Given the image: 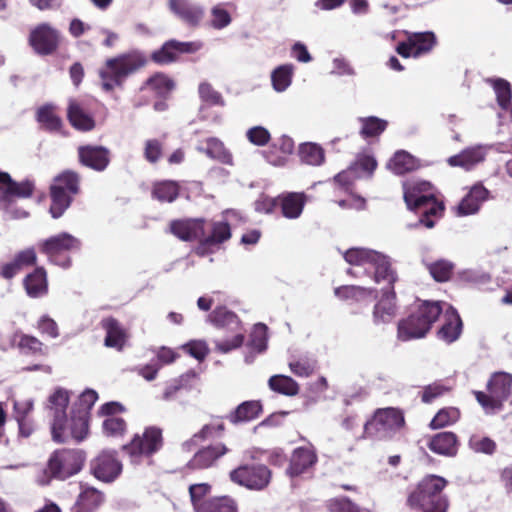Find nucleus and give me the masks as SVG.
<instances>
[{
    "label": "nucleus",
    "instance_id": "f257e3e1",
    "mask_svg": "<svg viewBox=\"0 0 512 512\" xmlns=\"http://www.w3.org/2000/svg\"><path fill=\"white\" fill-rule=\"evenodd\" d=\"M98 394L92 389L85 390L73 404L70 418L66 415L69 404L68 391L58 388L49 397V409L52 412L51 435L53 441L65 443L70 439L84 440L89 432L90 412Z\"/></svg>",
    "mask_w": 512,
    "mask_h": 512
},
{
    "label": "nucleus",
    "instance_id": "f03ea898",
    "mask_svg": "<svg viewBox=\"0 0 512 512\" xmlns=\"http://www.w3.org/2000/svg\"><path fill=\"white\" fill-rule=\"evenodd\" d=\"M404 201L409 210L420 214L419 220L413 227L423 225L428 229L435 226L431 217L441 218L445 205L438 200L433 192V186L427 181H417L412 184H404Z\"/></svg>",
    "mask_w": 512,
    "mask_h": 512
},
{
    "label": "nucleus",
    "instance_id": "7ed1b4c3",
    "mask_svg": "<svg viewBox=\"0 0 512 512\" xmlns=\"http://www.w3.org/2000/svg\"><path fill=\"white\" fill-rule=\"evenodd\" d=\"M448 481L438 475L425 476L408 495L407 504L422 512H447L449 499L443 494Z\"/></svg>",
    "mask_w": 512,
    "mask_h": 512
},
{
    "label": "nucleus",
    "instance_id": "20e7f679",
    "mask_svg": "<svg viewBox=\"0 0 512 512\" xmlns=\"http://www.w3.org/2000/svg\"><path fill=\"white\" fill-rule=\"evenodd\" d=\"M147 62V57L137 50L107 59L105 67L99 70L102 89L110 92L115 87H122L125 79L143 68Z\"/></svg>",
    "mask_w": 512,
    "mask_h": 512
},
{
    "label": "nucleus",
    "instance_id": "39448f33",
    "mask_svg": "<svg viewBox=\"0 0 512 512\" xmlns=\"http://www.w3.org/2000/svg\"><path fill=\"white\" fill-rule=\"evenodd\" d=\"M441 313L440 302L423 301L406 319L398 323V338L402 341L423 338Z\"/></svg>",
    "mask_w": 512,
    "mask_h": 512
},
{
    "label": "nucleus",
    "instance_id": "423d86ee",
    "mask_svg": "<svg viewBox=\"0 0 512 512\" xmlns=\"http://www.w3.org/2000/svg\"><path fill=\"white\" fill-rule=\"evenodd\" d=\"M86 454L80 449H60L48 459L45 476L38 479L39 484L46 485L50 478L66 480L79 473L84 465Z\"/></svg>",
    "mask_w": 512,
    "mask_h": 512
},
{
    "label": "nucleus",
    "instance_id": "0eeeda50",
    "mask_svg": "<svg viewBox=\"0 0 512 512\" xmlns=\"http://www.w3.org/2000/svg\"><path fill=\"white\" fill-rule=\"evenodd\" d=\"M405 424L401 410L393 407L378 409L373 418L364 425V433L367 437L376 439L390 438Z\"/></svg>",
    "mask_w": 512,
    "mask_h": 512
},
{
    "label": "nucleus",
    "instance_id": "6e6552de",
    "mask_svg": "<svg viewBox=\"0 0 512 512\" xmlns=\"http://www.w3.org/2000/svg\"><path fill=\"white\" fill-rule=\"evenodd\" d=\"M272 472L264 464L246 463L229 472L232 483L252 491H262L271 482Z\"/></svg>",
    "mask_w": 512,
    "mask_h": 512
},
{
    "label": "nucleus",
    "instance_id": "1a4fd4ad",
    "mask_svg": "<svg viewBox=\"0 0 512 512\" xmlns=\"http://www.w3.org/2000/svg\"><path fill=\"white\" fill-rule=\"evenodd\" d=\"M80 248L81 241L66 232L46 239L40 246V250L47 255L51 262L63 268L71 266V259L67 253L79 251Z\"/></svg>",
    "mask_w": 512,
    "mask_h": 512
},
{
    "label": "nucleus",
    "instance_id": "9d476101",
    "mask_svg": "<svg viewBox=\"0 0 512 512\" xmlns=\"http://www.w3.org/2000/svg\"><path fill=\"white\" fill-rule=\"evenodd\" d=\"M162 446V431L156 427H148L140 436L136 434L131 442L123 446V450L136 461L140 456H151Z\"/></svg>",
    "mask_w": 512,
    "mask_h": 512
},
{
    "label": "nucleus",
    "instance_id": "9b49d317",
    "mask_svg": "<svg viewBox=\"0 0 512 512\" xmlns=\"http://www.w3.org/2000/svg\"><path fill=\"white\" fill-rule=\"evenodd\" d=\"M201 41L182 42L175 39L168 40L152 52L151 60L159 65H167L178 60L181 54H193L202 49Z\"/></svg>",
    "mask_w": 512,
    "mask_h": 512
},
{
    "label": "nucleus",
    "instance_id": "f8f14e48",
    "mask_svg": "<svg viewBox=\"0 0 512 512\" xmlns=\"http://www.w3.org/2000/svg\"><path fill=\"white\" fill-rule=\"evenodd\" d=\"M90 470L98 480L111 483L122 472V464L115 451L103 450L90 462Z\"/></svg>",
    "mask_w": 512,
    "mask_h": 512
},
{
    "label": "nucleus",
    "instance_id": "ddd939ff",
    "mask_svg": "<svg viewBox=\"0 0 512 512\" xmlns=\"http://www.w3.org/2000/svg\"><path fill=\"white\" fill-rule=\"evenodd\" d=\"M79 163L96 172H103L111 161V151L102 145H81L77 149Z\"/></svg>",
    "mask_w": 512,
    "mask_h": 512
},
{
    "label": "nucleus",
    "instance_id": "4468645a",
    "mask_svg": "<svg viewBox=\"0 0 512 512\" xmlns=\"http://www.w3.org/2000/svg\"><path fill=\"white\" fill-rule=\"evenodd\" d=\"M169 10L185 25L197 28L205 16V9L202 5L191 0H169Z\"/></svg>",
    "mask_w": 512,
    "mask_h": 512
},
{
    "label": "nucleus",
    "instance_id": "2eb2a0df",
    "mask_svg": "<svg viewBox=\"0 0 512 512\" xmlns=\"http://www.w3.org/2000/svg\"><path fill=\"white\" fill-rule=\"evenodd\" d=\"M59 31L48 23L34 27V52L45 56L52 55L59 46Z\"/></svg>",
    "mask_w": 512,
    "mask_h": 512
},
{
    "label": "nucleus",
    "instance_id": "dca6fc26",
    "mask_svg": "<svg viewBox=\"0 0 512 512\" xmlns=\"http://www.w3.org/2000/svg\"><path fill=\"white\" fill-rule=\"evenodd\" d=\"M205 225L203 218L174 220L170 223V232L182 241H200L205 234Z\"/></svg>",
    "mask_w": 512,
    "mask_h": 512
},
{
    "label": "nucleus",
    "instance_id": "f3484780",
    "mask_svg": "<svg viewBox=\"0 0 512 512\" xmlns=\"http://www.w3.org/2000/svg\"><path fill=\"white\" fill-rule=\"evenodd\" d=\"M396 294L393 287L383 291L380 300L374 305L372 312L373 323L385 325L390 323L396 316Z\"/></svg>",
    "mask_w": 512,
    "mask_h": 512
},
{
    "label": "nucleus",
    "instance_id": "a211bd4d",
    "mask_svg": "<svg viewBox=\"0 0 512 512\" xmlns=\"http://www.w3.org/2000/svg\"><path fill=\"white\" fill-rule=\"evenodd\" d=\"M228 451L229 449L223 443L207 446L194 454L193 458L188 462V467L191 469H207L212 467Z\"/></svg>",
    "mask_w": 512,
    "mask_h": 512
},
{
    "label": "nucleus",
    "instance_id": "6ab92c4d",
    "mask_svg": "<svg viewBox=\"0 0 512 512\" xmlns=\"http://www.w3.org/2000/svg\"><path fill=\"white\" fill-rule=\"evenodd\" d=\"M427 446L435 454L454 457L458 452V437L453 432H440L430 438Z\"/></svg>",
    "mask_w": 512,
    "mask_h": 512
},
{
    "label": "nucleus",
    "instance_id": "aec40b11",
    "mask_svg": "<svg viewBox=\"0 0 512 512\" xmlns=\"http://www.w3.org/2000/svg\"><path fill=\"white\" fill-rule=\"evenodd\" d=\"M231 237V229L227 222H207L205 225V234L200 239L198 250L206 247L221 244Z\"/></svg>",
    "mask_w": 512,
    "mask_h": 512
},
{
    "label": "nucleus",
    "instance_id": "412c9836",
    "mask_svg": "<svg viewBox=\"0 0 512 512\" xmlns=\"http://www.w3.org/2000/svg\"><path fill=\"white\" fill-rule=\"evenodd\" d=\"M67 118L73 128L82 132H88L95 128L96 123L92 115H90L83 105L71 99L67 108Z\"/></svg>",
    "mask_w": 512,
    "mask_h": 512
},
{
    "label": "nucleus",
    "instance_id": "4be33fe9",
    "mask_svg": "<svg viewBox=\"0 0 512 512\" xmlns=\"http://www.w3.org/2000/svg\"><path fill=\"white\" fill-rule=\"evenodd\" d=\"M463 328L462 320L453 307L445 313V321L441 328L437 331V337L447 344L455 342L461 335Z\"/></svg>",
    "mask_w": 512,
    "mask_h": 512
},
{
    "label": "nucleus",
    "instance_id": "5701e85b",
    "mask_svg": "<svg viewBox=\"0 0 512 512\" xmlns=\"http://www.w3.org/2000/svg\"><path fill=\"white\" fill-rule=\"evenodd\" d=\"M0 191L5 201L14 197L26 198L32 193V185L28 181L16 182L8 173L0 172Z\"/></svg>",
    "mask_w": 512,
    "mask_h": 512
},
{
    "label": "nucleus",
    "instance_id": "b1692460",
    "mask_svg": "<svg viewBox=\"0 0 512 512\" xmlns=\"http://www.w3.org/2000/svg\"><path fill=\"white\" fill-rule=\"evenodd\" d=\"M317 462L316 453L305 447L296 448L290 459L287 473L291 477L299 476Z\"/></svg>",
    "mask_w": 512,
    "mask_h": 512
},
{
    "label": "nucleus",
    "instance_id": "393cba45",
    "mask_svg": "<svg viewBox=\"0 0 512 512\" xmlns=\"http://www.w3.org/2000/svg\"><path fill=\"white\" fill-rule=\"evenodd\" d=\"M488 190L483 185H474L457 207L459 216L475 214L487 199Z\"/></svg>",
    "mask_w": 512,
    "mask_h": 512
},
{
    "label": "nucleus",
    "instance_id": "a878e982",
    "mask_svg": "<svg viewBox=\"0 0 512 512\" xmlns=\"http://www.w3.org/2000/svg\"><path fill=\"white\" fill-rule=\"evenodd\" d=\"M262 404L257 400L244 401L231 411L225 418L238 425L255 420L262 413Z\"/></svg>",
    "mask_w": 512,
    "mask_h": 512
},
{
    "label": "nucleus",
    "instance_id": "bb28decb",
    "mask_svg": "<svg viewBox=\"0 0 512 512\" xmlns=\"http://www.w3.org/2000/svg\"><path fill=\"white\" fill-rule=\"evenodd\" d=\"M305 194L297 192H287L279 195V206L282 215L288 219L300 217L305 206Z\"/></svg>",
    "mask_w": 512,
    "mask_h": 512
},
{
    "label": "nucleus",
    "instance_id": "cd10ccee",
    "mask_svg": "<svg viewBox=\"0 0 512 512\" xmlns=\"http://www.w3.org/2000/svg\"><path fill=\"white\" fill-rule=\"evenodd\" d=\"M369 265L374 268V280L376 283L385 281L389 285H393L397 280L396 272L392 269L388 256L375 251Z\"/></svg>",
    "mask_w": 512,
    "mask_h": 512
},
{
    "label": "nucleus",
    "instance_id": "c85d7f7f",
    "mask_svg": "<svg viewBox=\"0 0 512 512\" xmlns=\"http://www.w3.org/2000/svg\"><path fill=\"white\" fill-rule=\"evenodd\" d=\"M104 502V495L99 490L88 487L78 496L72 512H96Z\"/></svg>",
    "mask_w": 512,
    "mask_h": 512
},
{
    "label": "nucleus",
    "instance_id": "c756f323",
    "mask_svg": "<svg viewBox=\"0 0 512 512\" xmlns=\"http://www.w3.org/2000/svg\"><path fill=\"white\" fill-rule=\"evenodd\" d=\"M198 375L195 371L190 370L176 379L171 380L165 387L163 399L170 401L176 398L177 394L182 390H190L196 386Z\"/></svg>",
    "mask_w": 512,
    "mask_h": 512
},
{
    "label": "nucleus",
    "instance_id": "7c9ffc66",
    "mask_svg": "<svg viewBox=\"0 0 512 512\" xmlns=\"http://www.w3.org/2000/svg\"><path fill=\"white\" fill-rule=\"evenodd\" d=\"M101 326L106 331L105 346L122 350L126 335L118 320L113 317L104 318L101 321Z\"/></svg>",
    "mask_w": 512,
    "mask_h": 512
},
{
    "label": "nucleus",
    "instance_id": "2f4dec72",
    "mask_svg": "<svg viewBox=\"0 0 512 512\" xmlns=\"http://www.w3.org/2000/svg\"><path fill=\"white\" fill-rule=\"evenodd\" d=\"M512 376L505 372H496L487 383V390L500 402H504L511 394Z\"/></svg>",
    "mask_w": 512,
    "mask_h": 512
},
{
    "label": "nucleus",
    "instance_id": "473e14b6",
    "mask_svg": "<svg viewBox=\"0 0 512 512\" xmlns=\"http://www.w3.org/2000/svg\"><path fill=\"white\" fill-rule=\"evenodd\" d=\"M51 185L60 187L65 194L74 198L80 192V175L75 171L65 170L53 179Z\"/></svg>",
    "mask_w": 512,
    "mask_h": 512
},
{
    "label": "nucleus",
    "instance_id": "72a5a7b5",
    "mask_svg": "<svg viewBox=\"0 0 512 512\" xmlns=\"http://www.w3.org/2000/svg\"><path fill=\"white\" fill-rule=\"evenodd\" d=\"M51 204L49 212L54 219L60 218L70 207L73 197L65 194L60 187L50 186Z\"/></svg>",
    "mask_w": 512,
    "mask_h": 512
},
{
    "label": "nucleus",
    "instance_id": "f704fd0d",
    "mask_svg": "<svg viewBox=\"0 0 512 512\" xmlns=\"http://www.w3.org/2000/svg\"><path fill=\"white\" fill-rule=\"evenodd\" d=\"M408 40L414 47V58L430 52L436 45V36L430 31L411 33L408 35Z\"/></svg>",
    "mask_w": 512,
    "mask_h": 512
},
{
    "label": "nucleus",
    "instance_id": "c9c22d12",
    "mask_svg": "<svg viewBox=\"0 0 512 512\" xmlns=\"http://www.w3.org/2000/svg\"><path fill=\"white\" fill-rule=\"evenodd\" d=\"M30 265H32V249H26L19 252L12 262L2 266L1 275L5 279H11Z\"/></svg>",
    "mask_w": 512,
    "mask_h": 512
},
{
    "label": "nucleus",
    "instance_id": "e433bc0d",
    "mask_svg": "<svg viewBox=\"0 0 512 512\" xmlns=\"http://www.w3.org/2000/svg\"><path fill=\"white\" fill-rule=\"evenodd\" d=\"M484 160V153L481 148H470L462 151L458 155H454L448 159L451 166H460L466 170L471 169L474 165Z\"/></svg>",
    "mask_w": 512,
    "mask_h": 512
},
{
    "label": "nucleus",
    "instance_id": "4c0bfd02",
    "mask_svg": "<svg viewBox=\"0 0 512 512\" xmlns=\"http://www.w3.org/2000/svg\"><path fill=\"white\" fill-rule=\"evenodd\" d=\"M237 503L229 496L207 499L198 506V512H237Z\"/></svg>",
    "mask_w": 512,
    "mask_h": 512
},
{
    "label": "nucleus",
    "instance_id": "58836bf2",
    "mask_svg": "<svg viewBox=\"0 0 512 512\" xmlns=\"http://www.w3.org/2000/svg\"><path fill=\"white\" fill-rule=\"evenodd\" d=\"M389 167L395 174L403 175L417 168L416 159L406 151H398L389 161Z\"/></svg>",
    "mask_w": 512,
    "mask_h": 512
},
{
    "label": "nucleus",
    "instance_id": "ea45409f",
    "mask_svg": "<svg viewBox=\"0 0 512 512\" xmlns=\"http://www.w3.org/2000/svg\"><path fill=\"white\" fill-rule=\"evenodd\" d=\"M179 195V185L175 181L165 180L156 183L152 190L153 198L160 202L171 203L177 199Z\"/></svg>",
    "mask_w": 512,
    "mask_h": 512
},
{
    "label": "nucleus",
    "instance_id": "a19ab883",
    "mask_svg": "<svg viewBox=\"0 0 512 512\" xmlns=\"http://www.w3.org/2000/svg\"><path fill=\"white\" fill-rule=\"evenodd\" d=\"M37 121L50 132H58L62 127V120L54 112L52 105H44L37 111Z\"/></svg>",
    "mask_w": 512,
    "mask_h": 512
},
{
    "label": "nucleus",
    "instance_id": "79ce46f5",
    "mask_svg": "<svg viewBox=\"0 0 512 512\" xmlns=\"http://www.w3.org/2000/svg\"><path fill=\"white\" fill-rule=\"evenodd\" d=\"M376 292L377 291L375 289L364 288L354 285L340 286L335 288L334 290V294L336 297L342 300L353 299L355 301H361L368 296L376 297Z\"/></svg>",
    "mask_w": 512,
    "mask_h": 512
},
{
    "label": "nucleus",
    "instance_id": "37998d69",
    "mask_svg": "<svg viewBox=\"0 0 512 512\" xmlns=\"http://www.w3.org/2000/svg\"><path fill=\"white\" fill-rule=\"evenodd\" d=\"M271 390L287 395L294 396L299 392V386L295 380L285 375H274L268 381Z\"/></svg>",
    "mask_w": 512,
    "mask_h": 512
},
{
    "label": "nucleus",
    "instance_id": "c03bdc74",
    "mask_svg": "<svg viewBox=\"0 0 512 512\" xmlns=\"http://www.w3.org/2000/svg\"><path fill=\"white\" fill-rule=\"evenodd\" d=\"M299 157L303 163L318 166L324 162L325 154L321 146L315 143H304L299 147Z\"/></svg>",
    "mask_w": 512,
    "mask_h": 512
},
{
    "label": "nucleus",
    "instance_id": "a18cd8bd",
    "mask_svg": "<svg viewBox=\"0 0 512 512\" xmlns=\"http://www.w3.org/2000/svg\"><path fill=\"white\" fill-rule=\"evenodd\" d=\"M267 326L263 323H257L250 334L248 348L256 353H263L267 349Z\"/></svg>",
    "mask_w": 512,
    "mask_h": 512
},
{
    "label": "nucleus",
    "instance_id": "49530a36",
    "mask_svg": "<svg viewBox=\"0 0 512 512\" xmlns=\"http://www.w3.org/2000/svg\"><path fill=\"white\" fill-rule=\"evenodd\" d=\"M488 81L493 85L498 105L503 110H507L510 107L512 99V90L510 83L502 78L489 79Z\"/></svg>",
    "mask_w": 512,
    "mask_h": 512
},
{
    "label": "nucleus",
    "instance_id": "de8ad7c7",
    "mask_svg": "<svg viewBox=\"0 0 512 512\" xmlns=\"http://www.w3.org/2000/svg\"><path fill=\"white\" fill-rule=\"evenodd\" d=\"M293 67L292 65H281L271 74L273 88L277 92L285 91L291 84Z\"/></svg>",
    "mask_w": 512,
    "mask_h": 512
},
{
    "label": "nucleus",
    "instance_id": "09e8293b",
    "mask_svg": "<svg viewBox=\"0 0 512 512\" xmlns=\"http://www.w3.org/2000/svg\"><path fill=\"white\" fill-rule=\"evenodd\" d=\"M210 321L217 327H238V316L225 307H218L209 315Z\"/></svg>",
    "mask_w": 512,
    "mask_h": 512
},
{
    "label": "nucleus",
    "instance_id": "8fccbe9b",
    "mask_svg": "<svg viewBox=\"0 0 512 512\" xmlns=\"http://www.w3.org/2000/svg\"><path fill=\"white\" fill-rule=\"evenodd\" d=\"M206 154L224 164H232V155L225 148L224 144L217 138H209L206 141Z\"/></svg>",
    "mask_w": 512,
    "mask_h": 512
},
{
    "label": "nucleus",
    "instance_id": "3c124183",
    "mask_svg": "<svg viewBox=\"0 0 512 512\" xmlns=\"http://www.w3.org/2000/svg\"><path fill=\"white\" fill-rule=\"evenodd\" d=\"M146 86L151 87L159 96H166L175 87L174 81L163 73H156L149 77L146 82Z\"/></svg>",
    "mask_w": 512,
    "mask_h": 512
},
{
    "label": "nucleus",
    "instance_id": "603ef678",
    "mask_svg": "<svg viewBox=\"0 0 512 512\" xmlns=\"http://www.w3.org/2000/svg\"><path fill=\"white\" fill-rule=\"evenodd\" d=\"M328 512H362L358 504L347 496L332 497L325 502Z\"/></svg>",
    "mask_w": 512,
    "mask_h": 512
},
{
    "label": "nucleus",
    "instance_id": "864d4df0",
    "mask_svg": "<svg viewBox=\"0 0 512 512\" xmlns=\"http://www.w3.org/2000/svg\"><path fill=\"white\" fill-rule=\"evenodd\" d=\"M459 410L454 407L443 408L431 420V429H440L455 423L459 419Z\"/></svg>",
    "mask_w": 512,
    "mask_h": 512
},
{
    "label": "nucleus",
    "instance_id": "5fc2aeb1",
    "mask_svg": "<svg viewBox=\"0 0 512 512\" xmlns=\"http://www.w3.org/2000/svg\"><path fill=\"white\" fill-rule=\"evenodd\" d=\"M374 252L366 248H350L344 253V259L351 265L364 266L370 264Z\"/></svg>",
    "mask_w": 512,
    "mask_h": 512
},
{
    "label": "nucleus",
    "instance_id": "6e6d98bb",
    "mask_svg": "<svg viewBox=\"0 0 512 512\" xmlns=\"http://www.w3.org/2000/svg\"><path fill=\"white\" fill-rule=\"evenodd\" d=\"M431 276L437 282H445L452 275L454 264L447 260H437L427 265Z\"/></svg>",
    "mask_w": 512,
    "mask_h": 512
},
{
    "label": "nucleus",
    "instance_id": "4d7b16f0",
    "mask_svg": "<svg viewBox=\"0 0 512 512\" xmlns=\"http://www.w3.org/2000/svg\"><path fill=\"white\" fill-rule=\"evenodd\" d=\"M362 123L363 125L360 134L365 138L378 136L387 127V122L385 120L374 116L362 119Z\"/></svg>",
    "mask_w": 512,
    "mask_h": 512
},
{
    "label": "nucleus",
    "instance_id": "13d9d810",
    "mask_svg": "<svg viewBox=\"0 0 512 512\" xmlns=\"http://www.w3.org/2000/svg\"><path fill=\"white\" fill-rule=\"evenodd\" d=\"M211 20L209 25L216 29L221 30L230 25L232 18L230 13L224 9L221 5H215L210 11Z\"/></svg>",
    "mask_w": 512,
    "mask_h": 512
},
{
    "label": "nucleus",
    "instance_id": "bf43d9fd",
    "mask_svg": "<svg viewBox=\"0 0 512 512\" xmlns=\"http://www.w3.org/2000/svg\"><path fill=\"white\" fill-rule=\"evenodd\" d=\"M211 491V485L208 483L193 484L189 487V494L195 512H198V506L204 504L206 500L203 498Z\"/></svg>",
    "mask_w": 512,
    "mask_h": 512
},
{
    "label": "nucleus",
    "instance_id": "052dcab7",
    "mask_svg": "<svg viewBox=\"0 0 512 512\" xmlns=\"http://www.w3.org/2000/svg\"><path fill=\"white\" fill-rule=\"evenodd\" d=\"M199 95L204 102L210 105H224L221 94L214 90L211 84L207 82L199 85Z\"/></svg>",
    "mask_w": 512,
    "mask_h": 512
},
{
    "label": "nucleus",
    "instance_id": "680f3d73",
    "mask_svg": "<svg viewBox=\"0 0 512 512\" xmlns=\"http://www.w3.org/2000/svg\"><path fill=\"white\" fill-rule=\"evenodd\" d=\"M48 292L47 273L43 267H34V298L46 295Z\"/></svg>",
    "mask_w": 512,
    "mask_h": 512
},
{
    "label": "nucleus",
    "instance_id": "e2e57ef3",
    "mask_svg": "<svg viewBox=\"0 0 512 512\" xmlns=\"http://www.w3.org/2000/svg\"><path fill=\"white\" fill-rule=\"evenodd\" d=\"M277 206H279V196L273 198L266 194H261L254 202V209L259 213H272Z\"/></svg>",
    "mask_w": 512,
    "mask_h": 512
},
{
    "label": "nucleus",
    "instance_id": "0e129e2a",
    "mask_svg": "<svg viewBox=\"0 0 512 512\" xmlns=\"http://www.w3.org/2000/svg\"><path fill=\"white\" fill-rule=\"evenodd\" d=\"M246 136L248 140L256 146L266 145L271 137L269 131L262 126H255L250 128L247 131Z\"/></svg>",
    "mask_w": 512,
    "mask_h": 512
},
{
    "label": "nucleus",
    "instance_id": "69168bd1",
    "mask_svg": "<svg viewBox=\"0 0 512 512\" xmlns=\"http://www.w3.org/2000/svg\"><path fill=\"white\" fill-rule=\"evenodd\" d=\"M102 427L107 436H117L125 431L126 422L122 418L109 417L104 420Z\"/></svg>",
    "mask_w": 512,
    "mask_h": 512
},
{
    "label": "nucleus",
    "instance_id": "338daca9",
    "mask_svg": "<svg viewBox=\"0 0 512 512\" xmlns=\"http://www.w3.org/2000/svg\"><path fill=\"white\" fill-rule=\"evenodd\" d=\"M183 349L198 361L207 356L209 349L204 341L193 340L183 346Z\"/></svg>",
    "mask_w": 512,
    "mask_h": 512
},
{
    "label": "nucleus",
    "instance_id": "774afa93",
    "mask_svg": "<svg viewBox=\"0 0 512 512\" xmlns=\"http://www.w3.org/2000/svg\"><path fill=\"white\" fill-rule=\"evenodd\" d=\"M162 155V144L157 139L147 140L145 143L144 156L150 163H156Z\"/></svg>",
    "mask_w": 512,
    "mask_h": 512
}]
</instances>
